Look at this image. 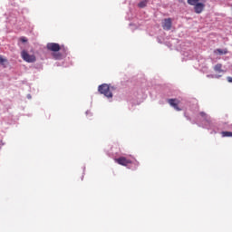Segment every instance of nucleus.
<instances>
[{
	"instance_id": "1",
	"label": "nucleus",
	"mask_w": 232,
	"mask_h": 232,
	"mask_svg": "<svg viewBox=\"0 0 232 232\" xmlns=\"http://www.w3.org/2000/svg\"><path fill=\"white\" fill-rule=\"evenodd\" d=\"M46 48L47 50H49V52H53V59H56L57 61H61V59H63V54L60 53H57L61 50V45L59 44L49 43L47 44Z\"/></svg>"
},
{
	"instance_id": "2",
	"label": "nucleus",
	"mask_w": 232,
	"mask_h": 232,
	"mask_svg": "<svg viewBox=\"0 0 232 232\" xmlns=\"http://www.w3.org/2000/svg\"><path fill=\"white\" fill-rule=\"evenodd\" d=\"M115 90V87H111L110 85L103 83L98 87V92L104 95V97H107V99H112L113 98V92Z\"/></svg>"
},
{
	"instance_id": "3",
	"label": "nucleus",
	"mask_w": 232,
	"mask_h": 232,
	"mask_svg": "<svg viewBox=\"0 0 232 232\" xmlns=\"http://www.w3.org/2000/svg\"><path fill=\"white\" fill-rule=\"evenodd\" d=\"M21 57L25 61V63H35V55L28 53L25 50L22 51Z\"/></svg>"
},
{
	"instance_id": "4",
	"label": "nucleus",
	"mask_w": 232,
	"mask_h": 232,
	"mask_svg": "<svg viewBox=\"0 0 232 232\" xmlns=\"http://www.w3.org/2000/svg\"><path fill=\"white\" fill-rule=\"evenodd\" d=\"M120 166H128L129 164H133V161L126 157H120L114 160Z\"/></svg>"
},
{
	"instance_id": "5",
	"label": "nucleus",
	"mask_w": 232,
	"mask_h": 232,
	"mask_svg": "<svg viewBox=\"0 0 232 232\" xmlns=\"http://www.w3.org/2000/svg\"><path fill=\"white\" fill-rule=\"evenodd\" d=\"M168 103L169 104V106L174 108V110H176V111H182V109H180V107H179V104H180V101H179L177 99H169Z\"/></svg>"
},
{
	"instance_id": "6",
	"label": "nucleus",
	"mask_w": 232,
	"mask_h": 232,
	"mask_svg": "<svg viewBox=\"0 0 232 232\" xmlns=\"http://www.w3.org/2000/svg\"><path fill=\"white\" fill-rule=\"evenodd\" d=\"M172 25H173V21L171 20V18H165L162 22V28L167 32H169V30H171Z\"/></svg>"
},
{
	"instance_id": "7",
	"label": "nucleus",
	"mask_w": 232,
	"mask_h": 232,
	"mask_svg": "<svg viewBox=\"0 0 232 232\" xmlns=\"http://www.w3.org/2000/svg\"><path fill=\"white\" fill-rule=\"evenodd\" d=\"M214 53H219V55H226L227 53V49H217Z\"/></svg>"
},
{
	"instance_id": "8",
	"label": "nucleus",
	"mask_w": 232,
	"mask_h": 232,
	"mask_svg": "<svg viewBox=\"0 0 232 232\" xmlns=\"http://www.w3.org/2000/svg\"><path fill=\"white\" fill-rule=\"evenodd\" d=\"M214 70L215 72H218L219 73H222V72H224V70H222V64L221 63H218L214 66Z\"/></svg>"
},
{
	"instance_id": "9",
	"label": "nucleus",
	"mask_w": 232,
	"mask_h": 232,
	"mask_svg": "<svg viewBox=\"0 0 232 232\" xmlns=\"http://www.w3.org/2000/svg\"><path fill=\"white\" fill-rule=\"evenodd\" d=\"M147 5H148V1L143 0V1H141V2L138 5V6H139L140 8H144V7H146Z\"/></svg>"
},
{
	"instance_id": "10",
	"label": "nucleus",
	"mask_w": 232,
	"mask_h": 232,
	"mask_svg": "<svg viewBox=\"0 0 232 232\" xmlns=\"http://www.w3.org/2000/svg\"><path fill=\"white\" fill-rule=\"evenodd\" d=\"M222 137H232L231 131H222L221 132Z\"/></svg>"
},
{
	"instance_id": "11",
	"label": "nucleus",
	"mask_w": 232,
	"mask_h": 232,
	"mask_svg": "<svg viewBox=\"0 0 232 232\" xmlns=\"http://www.w3.org/2000/svg\"><path fill=\"white\" fill-rule=\"evenodd\" d=\"M5 63H8V60L5 59V58H3V57L0 55V64H2V66H5Z\"/></svg>"
},
{
	"instance_id": "12",
	"label": "nucleus",
	"mask_w": 232,
	"mask_h": 232,
	"mask_svg": "<svg viewBox=\"0 0 232 232\" xmlns=\"http://www.w3.org/2000/svg\"><path fill=\"white\" fill-rule=\"evenodd\" d=\"M20 41H21V43H28V39L26 37H24V36H22L20 38Z\"/></svg>"
},
{
	"instance_id": "13",
	"label": "nucleus",
	"mask_w": 232,
	"mask_h": 232,
	"mask_svg": "<svg viewBox=\"0 0 232 232\" xmlns=\"http://www.w3.org/2000/svg\"><path fill=\"white\" fill-rule=\"evenodd\" d=\"M199 115H200V117H202L203 119H207V117H208V114H206V112H204V111H201V112L199 113Z\"/></svg>"
},
{
	"instance_id": "14",
	"label": "nucleus",
	"mask_w": 232,
	"mask_h": 232,
	"mask_svg": "<svg viewBox=\"0 0 232 232\" xmlns=\"http://www.w3.org/2000/svg\"><path fill=\"white\" fill-rule=\"evenodd\" d=\"M227 80L228 82H232V77H231V76H228V77L227 78Z\"/></svg>"
},
{
	"instance_id": "15",
	"label": "nucleus",
	"mask_w": 232,
	"mask_h": 232,
	"mask_svg": "<svg viewBox=\"0 0 232 232\" xmlns=\"http://www.w3.org/2000/svg\"><path fill=\"white\" fill-rule=\"evenodd\" d=\"M218 77H220V76H217L218 79Z\"/></svg>"
}]
</instances>
